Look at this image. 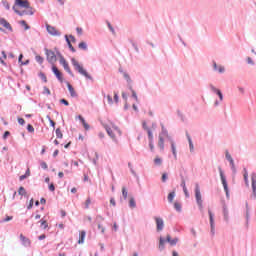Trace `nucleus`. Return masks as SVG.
Returning <instances> with one entry per match:
<instances>
[{"mask_svg":"<svg viewBox=\"0 0 256 256\" xmlns=\"http://www.w3.org/2000/svg\"><path fill=\"white\" fill-rule=\"evenodd\" d=\"M71 63L75 71H77L79 75H82V77H85V79H88V81H91L93 83L94 81L93 76H91V74L87 72V70L83 67V64H79V61H77V59L75 58H71Z\"/></svg>","mask_w":256,"mask_h":256,"instance_id":"1","label":"nucleus"},{"mask_svg":"<svg viewBox=\"0 0 256 256\" xmlns=\"http://www.w3.org/2000/svg\"><path fill=\"white\" fill-rule=\"evenodd\" d=\"M167 135H169V131H167V128H165V125L161 124V132L158 137V147L160 151L165 150V138Z\"/></svg>","mask_w":256,"mask_h":256,"instance_id":"2","label":"nucleus"},{"mask_svg":"<svg viewBox=\"0 0 256 256\" xmlns=\"http://www.w3.org/2000/svg\"><path fill=\"white\" fill-rule=\"evenodd\" d=\"M194 193L198 209L199 211H203V198L201 196V187H199V183L195 184Z\"/></svg>","mask_w":256,"mask_h":256,"instance_id":"3","label":"nucleus"},{"mask_svg":"<svg viewBox=\"0 0 256 256\" xmlns=\"http://www.w3.org/2000/svg\"><path fill=\"white\" fill-rule=\"evenodd\" d=\"M218 171L220 173V180L226 193V197L229 199V184L227 183V177L225 176V172H223L221 166L218 167Z\"/></svg>","mask_w":256,"mask_h":256,"instance_id":"4","label":"nucleus"},{"mask_svg":"<svg viewBox=\"0 0 256 256\" xmlns=\"http://www.w3.org/2000/svg\"><path fill=\"white\" fill-rule=\"evenodd\" d=\"M44 51L48 63H50V65H55V63H57V55L55 54V52L47 48H45Z\"/></svg>","mask_w":256,"mask_h":256,"instance_id":"5","label":"nucleus"},{"mask_svg":"<svg viewBox=\"0 0 256 256\" xmlns=\"http://www.w3.org/2000/svg\"><path fill=\"white\" fill-rule=\"evenodd\" d=\"M225 159L229 162L233 175H237V168L235 167V160H233V157L229 153V150L225 151Z\"/></svg>","mask_w":256,"mask_h":256,"instance_id":"6","label":"nucleus"},{"mask_svg":"<svg viewBox=\"0 0 256 256\" xmlns=\"http://www.w3.org/2000/svg\"><path fill=\"white\" fill-rule=\"evenodd\" d=\"M209 221H210V235L215 236V214L211 210H208Z\"/></svg>","mask_w":256,"mask_h":256,"instance_id":"7","label":"nucleus"},{"mask_svg":"<svg viewBox=\"0 0 256 256\" xmlns=\"http://www.w3.org/2000/svg\"><path fill=\"white\" fill-rule=\"evenodd\" d=\"M59 63L60 65H62V67H64V70L66 71V73H68V75H70V77H75V74H73L71 67H69V62H67L65 58H61V60H59Z\"/></svg>","mask_w":256,"mask_h":256,"instance_id":"8","label":"nucleus"},{"mask_svg":"<svg viewBox=\"0 0 256 256\" xmlns=\"http://www.w3.org/2000/svg\"><path fill=\"white\" fill-rule=\"evenodd\" d=\"M155 223H156V231L157 233H161L163 229L165 228V221H163V218L161 217H154Z\"/></svg>","mask_w":256,"mask_h":256,"instance_id":"9","label":"nucleus"},{"mask_svg":"<svg viewBox=\"0 0 256 256\" xmlns=\"http://www.w3.org/2000/svg\"><path fill=\"white\" fill-rule=\"evenodd\" d=\"M251 187H252V194L251 199H256V173L252 172L251 174Z\"/></svg>","mask_w":256,"mask_h":256,"instance_id":"10","label":"nucleus"},{"mask_svg":"<svg viewBox=\"0 0 256 256\" xmlns=\"http://www.w3.org/2000/svg\"><path fill=\"white\" fill-rule=\"evenodd\" d=\"M52 73H54L56 79H58V81L60 83H63V72L59 71V68H57L55 66V64L52 65Z\"/></svg>","mask_w":256,"mask_h":256,"instance_id":"11","label":"nucleus"},{"mask_svg":"<svg viewBox=\"0 0 256 256\" xmlns=\"http://www.w3.org/2000/svg\"><path fill=\"white\" fill-rule=\"evenodd\" d=\"M46 29L49 35H52L53 37H61V32H59L56 27L46 25Z\"/></svg>","mask_w":256,"mask_h":256,"instance_id":"12","label":"nucleus"},{"mask_svg":"<svg viewBox=\"0 0 256 256\" xmlns=\"http://www.w3.org/2000/svg\"><path fill=\"white\" fill-rule=\"evenodd\" d=\"M15 5L21 7L22 9H31L29 0H15Z\"/></svg>","mask_w":256,"mask_h":256,"instance_id":"13","label":"nucleus"},{"mask_svg":"<svg viewBox=\"0 0 256 256\" xmlns=\"http://www.w3.org/2000/svg\"><path fill=\"white\" fill-rule=\"evenodd\" d=\"M28 10H15L16 15H19L20 17H23V15H35V12L33 11V8H26Z\"/></svg>","mask_w":256,"mask_h":256,"instance_id":"14","label":"nucleus"},{"mask_svg":"<svg viewBox=\"0 0 256 256\" xmlns=\"http://www.w3.org/2000/svg\"><path fill=\"white\" fill-rule=\"evenodd\" d=\"M209 88L212 93H215L219 97L220 101H223V92L219 88L214 87L213 84H209Z\"/></svg>","mask_w":256,"mask_h":256,"instance_id":"15","label":"nucleus"},{"mask_svg":"<svg viewBox=\"0 0 256 256\" xmlns=\"http://www.w3.org/2000/svg\"><path fill=\"white\" fill-rule=\"evenodd\" d=\"M209 88L212 93H215L219 97L220 101H223V92L219 88L214 87L213 84H209Z\"/></svg>","mask_w":256,"mask_h":256,"instance_id":"16","label":"nucleus"},{"mask_svg":"<svg viewBox=\"0 0 256 256\" xmlns=\"http://www.w3.org/2000/svg\"><path fill=\"white\" fill-rule=\"evenodd\" d=\"M0 25H2V27L10 31L11 33H13V27L5 18L0 17Z\"/></svg>","mask_w":256,"mask_h":256,"instance_id":"17","label":"nucleus"},{"mask_svg":"<svg viewBox=\"0 0 256 256\" xmlns=\"http://www.w3.org/2000/svg\"><path fill=\"white\" fill-rule=\"evenodd\" d=\"M212 67H213V71H216L220 74L225 73V67H223L222 65H217V62L215 60L212 61Z\"/></svg>","mask_w":256,"mask_h":256,"instance_id":"18","label":"nucleus"},{"mask_svg":"<svg viewBox=\"0 0 256 256\" xmlns=\"http://www.w3.org/2000/svg\"><path fill=\"white\" fill-rule=\"evenodd\" d=\"M20 241L23 247H31V240L25 237V235L20 234Z\"/></svg>","mask_w":256,"mask_h":256,"instance_id":"19","label":"nucleus"},{"mask_svg":"<svg viewBox=\"0 0 256 256\" xmlns=\"http://www.w3.org/2000/svg\"><path fill=\"white\" fill-rule=\"evenodd\" d=\"M166 243H169L171 247H175L177 243H179V238L175 237L174 239L171 238V235L166 236Z\"/></svg>","mask_w":256,"mask_h":256,"instance_id":"20","label":"nucleus"},{"mask_svg":"<svg viewBox=\"0 0 256 256\" xmlns=\"http://www.w3.org/2000/svg\"><path fill=\"white\" fill-rule=\"evenodd\" d=\"M165 243H167V239L163 238V236H160L158 244L159 251H165Z\"/></svg>","mask_w":256,"mask_h":256,"instance_id":"21","label":"nucleus"},{"mask_svg":"<svg viewBox=\"0 0 256 256\" xmlns=\"http://www.w3.org/2000/svg\"><path fill=\"white\" fill-rule=\"evenodd\" d=\"M65 41L68 45V48L69 50L72 52V53H76L77 52V49H75V47H73V44H71V40L69 39V36L68 35H65Z\"/></svg>","mask_w":256,"mask_h":256,"instance_id":"22","label":"nucleus"},{"mask_svg":"<svg viewBox=\"0 0 256 256\" xmlns=\"http://www.w3.org/2000/svg\"><path fill=\"white\" fill-rule=\"evenodd\" d=\"M186 137L188 139L190 153H193V151H195V146L193 145V140L191 139V135H189V132H186Z\"/></svg>","mask_w":256,"mask_h":256,"instance_id":"23","label":"nucleus"},{"mask_svg":"<svg viewBox=\"0 0 256 256\" xmlns=\"http://www.w3.org/2000/svg\"><path fill=\"white\" fill-rule=\"evenodd\" d=\"M66 84L71 97H77V92L75 91V88H73V85L69 82H66Z\"/></svg>","mask_w":256,"mask_h":256,"instance_id":"24","label":"nucleus"},{"mask_svg":"<svg viewBox=\"0 0 256 256\" xmlns=\"http://www.w3.org/2000/svg\"><path fill=\"white\" fill-rule=\"evenodd\" d=\"M243 177L246 187H249V172L247 171V168H243Z\"/></svg>","mask_w":256,"mask_h":256,"instance_id":"25","label":"nucleus"},{"mask_svg":"<svg viewBox=\"0 0 256 256\" xmlns=\"http://www.w3.org/2000/svg\"><path fill=\"white\" fill-rule=\"evenodd\" d=\"M86 235H87V232H85L84 230L80 231L78 245H82V243H85V236Z\"/></svg>","mask_w":256,"mask_h":256,"instance_id":"26","label":"nucleus"},{"mask_svg":"<svg viewBox=\"0 0 256 256\" xmlns=\"http://www.w3.org/2000/svg\"><path fill=\"white\" fill-rule=\"evenodd\" d=\"M223 217L224 221L229 223V210L227 209V206H223Z\"/></svg>","mask_w":256,"mask_h":256,"instance_id":"27","label":"nucleus"},{"mask_svg":"<svg viewBox=\"0 0 256 256\" xmlns=\"http://www.w3.org/2000/svg\"><path fill=\"white\" fill-rule=\"evenodd\" d=\"M246 212H245V219L246 221H249L251 219L250 209H249V203H245Z\"/></svg>","mask_w":256,"mask_h":256,"instance_id":"28","label":"nucleus"},{"mask_svg":"<svg viewBox=\"0 0 256 256\" xmlns=\"http://www.w3.org/2000/svg\"><path fill=\"white\" fill-rule=\"evenodd\" d=\"M174 209L177 213H181L183 211V205L180 202H174Z\"/></svg>","mask_w":256,"mask_h":256,"instance_id":"29","label":"nucleus"},{"mask_svg":"<svg viewBox=\"0 0 256 256\" xmlns=\"http://www.w3.org/2000/svg\"><path fill=\"white\" fill-rule=\"evenodd\" d=\"M78 49H81L82 51H88L87 42L82 41L78 44Z\"/></svg>","mask_w":256,"mask_h":256,"instance_id":"30","label":"nucleus"},{"mask_svg":"<svg viewBox=\"0 0 256 256\" xmlns=\"http://www.w3.org/2000/svg\"><path fill=\"white\" fill-rule=\"evenodd\" d=\"M38 223H40L41 229H47V227H49V224L47 223V220H45V218H42Z\"/></svg>","mask_w":256,"mask_h":256,"instance_id":"31","label":"nucleus"},{"mask_svg":"<svg viewBox=\"0 0 256 256\" xmlns=\"http://www.w3.org/2000/svg\"><path fill=\"white\" fill-rule=\"evenodd\" d=\"M175 195H176L175 190H173L168 194V197H167L168 203H173V199H175Z\"/></svg>","mask_w":256,"mask_h":256,"instance_id":"32","label":"nucleus"},{"mask_svg":"<svg viewBox=\"0 0 256 256\" xmlns=\"http://www.w3.org/2000/svg\"><path fill=\"white\" fill-rule=\"evenodd\" d=\"M105 130L108 133L109 137H111V139H115V133H113V130L111 129V127L106 126Z\"/></svg>","mask_w":256,"mask_h":256,"instance_id":"33","label":"nucleus"},{"mask_svg":"<svg viewBox=\"0 0 256 256\" xmlns=\"http://www.w3.org/2000/svg\"><path fill=\"white\" fill-rule=\"evenodd\" d=\"M18 195H21V197H25L27 195V190H25V187H23V186L19 187Z\"/></svg>","mask_w":256,"mask_h":256,"instance_id":"34","label":"nucleus"},{"mask_svg":"<svg viewBox=\"0 0 256 256\" xmlns=\"http://www.w3.org/2000/svg\"><path fill=\"white\" fill-rule=\"evenodd\" d=\"M171 152H172L174 159H177V146L175 144L171 145Z\"/></svg>","mask_w":256,"mask_h":256,"instance_id":"35","label":"nucleus"},{"mask_svg":"<svg viewBox=\"0 0 256 256\" xmlns=\"http://www.w3.org/2000/svg\"><path fill=\"white\" fill-rule=\"evenodd\" d=\"M129 207L130 209H135V207H137V202L135 201V198H130Z\"/></svg>","mask_w":256,"mask_h":256,"instance_id":"36","label":"nucleus"},{"mask_svg":"<svg viewBox=\"0 0 256 256\" xmlns=\"http://www.w3.org/2000/svg\"><path fill=\"white\" fill-rule=\"evenodd\" d=\"M19 23L22 25V27H24L25 31H29V29H31V26L27 24V21L21 20Z\"/></svg>","mask_w":256,"mask_h":256,"instance_id":"37","label":"nucleus"},{"mask_svg":"<svg viewBox=\"0 0 256 256\" xmlns=\"http://www.w3.org/2000/svg\"><path fill=\"white\" fill-rule=\"evenodd\" d=\"M57 139H63V132H61V128H57L55 130Z\"/></svg>","mask_w":256,"mask_h":256,"instance_id":"38","label":"nucleus"},{"mask_svg":"<svg viewBox=\"0 0 256 256\" xmlns=\"http://www.w3.org/2000/svg\"><path fill=\"white\" fill-rule=\"evenodd\" d=\"M1 4L3 5V7H5L7 11H10L11 5H9V2H7V0H2Z\"/></svg>","mask_w":256,"mask_h":256,"instance_id":"39","label":"nucleus"},{"mask_svg":"<svg viewBox=\"0 0 256 256\" xmlns=\"http://www.w3.org/2000/svg\"><path fill=\"white\" fill-rule=\"evenodd\" d=\"M149 141V149L151 151V153L155 152V144H154V140H148Z\"/></svg>","mask_w":256,"mask_h":256,"instance_id":"40","label":"nucleus"},{"mask_svg":"<svg viewBox=\"0 0 256 256\" xmlns=\"http://www.w3.org/2000/svg\"><path fill=\"white\" fill-rule=\"evenodd\" d=\"M123 77L127 83H133V81L131 80V76H129V74L127 72L123 73Z\"/></svg>","mask_w":256,"mask_h":256,"instance_id":"41","label":"nucleus"},{"mask_svg":"<svg viewBox=\"0 0 256 256\" xmlns=\"http://www.w3.org/2000/svg\"><path fill=\"white\" fill-rule=\"evenodd\" d=\"M163 163V159H161L159 156H157L155 159H154V164L157 165L158 167L160 165H162Z\"/></svg>","mask_w":256,"mask_h":256,"instance_id":"42","label":"nucleus"},{"mask_svg":"<svg viewBox=\"0 0 256 256\" xmlns=\"http://www.w3.org/2000/svg\"><path fill=\"white\" fill-rule=\"evenodd\" d=\"M9 221H13V216H6L4 219L0 220V223H9Z\"/></svg>","mask_w":256,"mask_h":256,"instance_id":"43","label":"nucleus"},{"mask_svg":"<svg viewBox=\"0 0 256 256\" xmlns=\"http://www.w3.org/2000/svg\"><path fill=\"white\" fill-rule=\"evenodd\" d=\"M167 179H169V174H167V172H164L161 177L162 183H167Z\"/></svg>","mask_w":256,"mask_h":256,"instance_id":"44","label":"nucleus"},{"mask_svg":"<svg viewBox=\"0 0 256 256\" xmlns=\"http://www.w3.org/2000/svg\"><path fill=\"white\" fill-rule=\"evenodd\" d=\"M106 24H107L109 31L112 32V35H115V28H113V25H111V22L106 21Z\"/></svg>","mask_w":256,"mask_h":256,"instance_id":"45","label":"nucleus"},{"mask_svg":"<svg viewBox=\"0 0 256 256\" xmlns=\"http://www.w3.org/2000/svg\"><path fill=\"white\" fill-rule=\"evenodd\" d=\"M180 177H181L180 187H182V189H186L187 185L185 183V177H183V175H180Z\"/></svg>","mask_w":256,"mask_h":256,"instance_id":"46","label":"nucleus"},{"mask_svg":"<svg viewBox=\"0 0 256 256\" xmlns=\"http://www.w3.org/2000/svg\"><path fill=\"white\" fill-rule=\"evenodd\" d=\"M35 60L37 61V63H39V65H43V61H45V59L39 55L35 57Z\"/></svg>","mask_w":256,"mask_h":256,"instance_id":"47","label":"nucleus"},{"mask_svg":"<svg viewBox=\"0 0 256 256\" xmlns=\"http://www.w3.org/2000/svg\"><path fill=\"white\" fill-rule=\"evenodd\" d=\"M127 195H128L127 187L123 186V187H122V197H123L125 200L127 199Z\"/></svg>","mask_w":256,"mask_h":256,"instance_id":"48","label":"nucleus"},{"mask_svg":"<svg viewBox=\"0 0 256 256\" xmlns=\"http://www.w3.org/2000/svg\"><path fill=\"white\" fill-rule=\"evenodd\" d=\"M39 77L44 83H47V76L45 75V73L40 72Z\"/></svg>","mask_w":256,"mask_h":256,"instance_id":"49","label":"nucleus"},{"mask_svg":"<svg viewBox=\"0 0 256 256\" xmlns=\"http://www.w3.org/2000/svg\"><path fill=\"white\" fill-rule=\"evenodd\" d=\"M26 129H27L28 133H35V128L31 124H28Z\"/></svg>","mask_w":256,"mask_h":256,"instance_id":"50","label":"nucleus"},{"mask_svg":"<svg viewBox=\"0 0 256 256\" xmlns=\"http://www.w3.org/2000/svg\"><path fill=\"white\" fill-rule=\"evenodd\" d=\"M167 141H169L170 145H175V140H173V137L171 135L165 136Z\"/></svg>","mask_w":256,"mask_h":256,"instance_id":"51","label":"nucleus"},{"mask_svg":"<svg viewBox=\"0 0 256 256\" xmlns=\"http://www.w3.org/2000/svg\"><path fill=\"white\" fill-rule=\"evenodd\" d=\"M147 133H148V141H154V138H153V131L150 130H146Z\"/></svg>","mask_w":256,"mask_h":256,"instance_id":"52","label":"nucleus"},{"mask_svg":"<svg viewBox=\"0 0 256 256\" xmlns=\"http://www.w3.org/2000/svg\"><path fill=\"white\" fill-rule=\"evenodd\" d=\"M40 167H41V169H44L45 171H47V169H49V166L47 165V162H45V161H42L40 163Z\"/></svg>","mask_w":256,"mask_h":256,"instance_id":"53","label":"nucleus"},{"mask_svg":"<svg viewBox=\"0 0 256 256\" xmlns=\"http://www.w3.org/2000/svg\"><path fill=\"white\" fill-rule=\"evenodd\" d=\"M246 63H248V65L255 66V61H253L251 57L246 58Z\"/></svg>","mask_w":256,"mask_h":256,"instance_id":"54","label":"nucleus"},{"mask_svg":"<svg viewBox=\"0 0 256 256\" xmlns=\"http://www.w3.org/2000/svg\"><path fill=\"white\" fill-rule=\"evenodd\" d=\"M34 203H35V200H34L33 198H31V199H30V202H29V204H28V206H27V209H28V210L33 209Z\"/></svg>","mask_w":256,"mask_h":256,"instance_id":"55","label":"nucleus"},{"mask_svg":"<svg viewBox=\"0 0 256 256\" xmlns=\"http://www.w3.org/2000/svg\"><path fill=\"white\" fill-rule=\"evenodd\" d=\"M60 103L61 105H65V107H69V101L65 98L60 99Z\"/></svg>","mask_w":256,"mask_h":256,"instance_id":"56","label":"nucleus"},{"mask_svg":"<svg viewBox=\"0 0 256 256\" xmlns=\"http://www.w3.org/2000/svg\"><path fill=\"white\" fill-rule=\"evenodd\" d=\"M130 43H131L132 47L134 48V50L136 51V53H139V47L137 46V44L135 42H133V40H130Z\"/></svg>","mask_w":256,"mask_h":256,"instance_id":"57","label":"nucleus"},{"mask_svg":"<svg viewBox=\"0 0 256 256\" xmlns=\"http://www.w3.org/2000/svg\"><path fill=\"white\" fill-rule=\"evenodd\" d=\"M43 89V95H51V90H49L47 86H44Z\"/></svg>","mask_w":256,"mask_h":256,"instance_id":"58","label":"nucleus"},{"mask_svg":"<svg viewBox=\"0 0 256 256\" xmlns=\"http://www.w3.org/2000/svg\"><path fill=\"white\" fill-rule=\"evenodd\" d=\"M142 129H144V131H148L151 129V128L147 127V121L142 122Z\"/></svg>","mask_w":256,"mask_h":256,"instance_id":"59","label":"nucleus"},{"mask_svg":"<svg viewBox=\"0 0 256 256\" xmlns=\"http://www.w3.org/2000/svg\"><path fill=\"white\" fill-rule=\"evenodd\" d=\"M107 101L109 105H113V96H111L110 94L107 95Z\"/></svg>","mask_w":256,"mask_h":256,"instance_id":"60","label":"nucleus"},{"mask_svg":"<svg viewBox=\"0 0 256 256\" xmlns=\"http://www.w3.org/2000/svg\"><path fill=\"white\" fill-rule=\"evenodd\" d=\"M114 101L115 103H119V92L114 91Z\"/></svg>","mask_w":256,"mask_h":256,"instance_id":"61","label":"nucleus"},{"mask_svg":"<svg viewBox=\"0 0 256 256\" xmlns=\"http://www.w3.org/2000/svg\"><path fill=\"white\" fill-rule=\"evenodd\" d=\"M48 189H49V191H51V192L53 193V191H55V184L50 183V184L48 185Z\"/></svg>","mask_w":256,"mask_h":256,"instance_id":"62","label":"nucleus"},{"mask_svg":"<svg viewBox=\"0 0 256 256\" xmlns=\"http://www.w3.org/2000/svg\"><path fill=\"white\" fill-rule=\"evenodd\" d=\"M183 192H184L186 199H189V197H190L189 190H187V188H183Z\"/></svg>","mask_w":256,"mask_h":256,"instance_id":"63","label":"nucleus"},{"mask_svg":"<svg viewBox=\"0 0 256 256\" xmlns=\"http://www.w3.org/2000/svg\"><path fill=\"white\" fill-rule=\"evenodd\" d=\"M11 135V132H9V131H5L4 132V134H3V136H2V139H7V137H9Z\"/></svg>","mask_w":256,"mask_h":256,"instance_id":"64","label":"nucleus"}]
</instances>
